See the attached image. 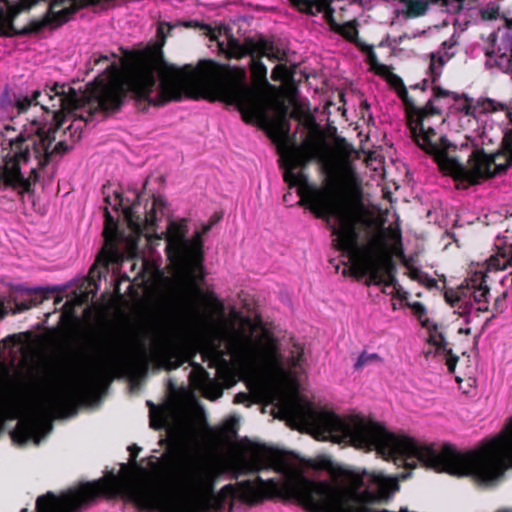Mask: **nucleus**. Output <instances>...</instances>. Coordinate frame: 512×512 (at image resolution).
<instances>
[{
	"label": "nucleus",
	"instance_id": "aec40b11",
	"mask_svg": "<svg viewBox=\"0 0 512 512\" xmlns=\"http://www.w3.org/2000/svg\"><path fill=\"white\" fill-rule=\"evenodd\" d=\"M220 50L223 51L227 59H242L245 56H253L257 52L262 55H267L270 60L278 59V56L273 52L274 45L271 41L260 39L255 41L252 38H246L243 43H240L234 37L228 39L227 47L224 48L222 43H219Z\"/></svg>",
	"mask_w": 512,
	"mask_h": 512
},
{
	"label": "nucleus",
	"instance_id": "4468645a",
	"mask_svg": "<svg viewBox=\"0 0 512 512\" xmlns=\"http://www.w3.org/2000/svg\"><path fill=\"white\" fill-rule=\"evenodd\" d=\"M102 378L103 373L99 371L85 374L73 385L58 389L47 397L45 408L62 418L75 415L81 405L97 397Z\"/></svg>",
	"mask_w": 512,
	"mask_h": 512
},
{
	"label": "nucleus",
	"instance_id": "5701e85b",
	"mask_svg": "<svg viewBox=\"0 0 512 512\" xmlns=\"http://www.w3.org/2000/svg\"><path fill=\"white\" fill-rule=\"evenodd\" d=\"M3 3L8 4V0H0V37H24L39 33L43 23L36 22V19L31 20L25 27L17 29L14 26V20L20 13H16V5L10 6L8 13H5Z\"/></svg>",
	"mask_w": 512,
	"mask_h": 512
},
{
	"label": "nucleus",
	"instance_id": "a878e982",
	"mask_svg": "<svg viewBox=\"0 0 512 512\" xmlns=\"http://www.w3.org/2000/svg\"><path fill=\"white\" fill-rule=\"evenodd\" d=\"M42 429V423L34 415L21 419L15 429L11 432V438L19 445H25L31 439L38 438Z\"/></svg>",
	"mask_w": 512,
	"mask_h": 512
},
{
	"label": "nucleus",
	"instance_id": "4be33fe9",
	"mask_svg": "<svg viewBox=\"0 0 512 512\" xmlns=\"http://www.w3.org/2000/svg\"><path fill=\"white\" fill-rule=\"evenodd\" d=\"M57 291L56 288L28 289L17 287L10 293L9 303L14 305L13 313H20L43 303L51 294Z\"/></svg>",
	"mask_w": 512,
	"mask_h": 512
},
{
	"label": "nucleus",
	"instance_id": "393cba45",
	"mask_svg": "<svg viewBox=\"0 0 512 512\" xmlns=\"http://www.w3.org/2000/svg\"><path fill=\"white\" fill-rule=\"evenodd\" d=\"M92 61H93L94 66H97L100 63H109L107 65V66H109L110 64L113 63V62H110V58L107 55H98V56L94 55ZM107 68L108 67H106L104 69L102 75H98L94 79V81H92L86 85V89L82 94L77 93V96L79 98L77 108H82V107H85L86 105L89 106V116H92L96 112H116V111L120 110V108L119 109H103L100 106L98 100L95 97H93L92 95H90V85L91 84L95 83L99 78L108 79L110 77L107 72Z\"/></svg>",
	"mask_w": 512,
	"mask_h": 512
},
{
	"label": "nucleus",
	"instance_id": "c9c22d12",
	"mask_svg": "<svg viewBox=\"0 0 512 512\" xmlns=\"http://www.w3.org/2000/svg\"><path fill=\"white\" fill-rule=\"evenodd\" d=\"M334 33L339 34L345 40L353 43L357 48L363 44V42L358 38V22L356 19L343 24H338V28H336Z\"/></svg>",
	"mask_w": 512,
	"mask_h": 512
},
{
	"label": "nucleus",
	"instance_id": "2eb2a0df",
	"mask_svg": "<svg viewBox=\"0 0 512 512\" xmlns=\"http://www.w3.org/2000/svg\"><path fill=\"white\" fill-rule=\"evenodd\" d=\"M21 142L9 140V149L3 154V164L0 165V187L16 190L20 195L30 193L32 186L39 180V174L35 169H30L29 175L24 177L21 165L24 164L23 153L27 146L22 148Z\"/></svg>",
	"mask_w": 512,
	"mask_h": 512
},
{
	"label": "nucleus",
	"instance_id": "a19ab883",
	"mask_svg": "<svg viewBox=\"0 0 512 512\" xmlns=\"http://www.w3.org/2000/svg\"><path fill=\"white\" fill-rule=\"evenodd\" d=\"M100 281V274L95 270V267H92L89 271V277H88V286L87 294H92L94 297L98 290V282Z\"/></svg>",
	"mask_w": 512,
	"mask_h": 512
},
{
	"label": "nucleus",
	"instance_id": "58836bf2",
	"mask_svg": "<svg viewBox=\"0 0 512 512\" xmlns=\"http://www.w3.org/2000/svg\"><path fill=\"white\" fill-rule=\"evenodd\" d=\"M487 274L482 271H475L467 280V288L469 290L480 289V287H485L487 285Z\"/></svg>",
	"mask_w": 512,
	"mask_h": 512
},
{
	"label": "nucleus",
	"instance_id": "c85d7f7f",
	"mask_svg": "<svg viewBox=\"0 0 512 512\" xmlns=\"http://www.w3.org/2000/svg\"><path fill=\"white\" fill-rule=\"evenodd\" d=\"M310 467L316 470H325L331 477L332 485H342L353 468L334 463L327 457H321L312 461Z\"/></svg>",
	"mask_w": 512,
	"mask_h": 512
},
{
	"label": "nucleus",
	"instance_id": "bf43d9fd",
	"mask_svg": "<svg viewBox=\"0 0 512 512\" xmlns=\"http://www.w3.org/2000/svg\"><path fill=\"white\" fill-rule=\"evenodd\" d=\"M302 112L303 111H302L301 105L299 103H296L294 105L293 110L290 113V117L293 118V119H300Z\"/></svg>",
	"mask_w": 512,
	"mask_h": 512
},
{
	"label": "nucleus",
	"instance_id": "4c0bfd02",
	"mask_svg": "<svg viewBox=\"0 0 512 512\" xmlns=\"http://www.w3.org/2000/svg\"><path fill=\"white\" fill-rule=\"evenodd\" d=\"M291 4L296 7L300 12L315 15L313 8H317L320 11L324 7V1L322 0H289Z\"/></svg>",
	"mask_w": 512,
	"mask_h": 512
},
{
	"label": "nucleus",
	"instance_id": "69168bd1",
	"mask_svg": "<svg viewBox=\"0 0 512 512\" xmlns=\"http://www.w3.org/2000/svg\"><path fill=\"white\" fill-rule=\"evenodd\" d=\"M427 85H428V79H424L421 83H418L417 85H415L414 88H418V89L425 91L427 88Z\"/></svg>",
	"mask_w": 512,
	"mask_h": 512
},
{
	"label": "nucleus",
	"instance_id": "774afa93",
	"mask_svg": "<svg viewBox=\"0 0 512 512\" xmlns=\"http://www.w3.org/2000/svg\"><path fill=\"white\" fill-rule=\"evenodd\" d=\"M496 40H497V34L495 32L491 33L489 35V41L491 42L492 46L495 45Z\"/></svg>",
	"mask_w": 512,
	"mask_h": 512
},
{
	"label": "nucleus",
	"instance_id": "338daca9",
	"mask_svg": "<svg viewBox=\"0 0 512 512\" xmlns=\"http://www.w3.org/2000/svg\"><path fill=\"white\" fill-rule=\"evenodd\" d=\"M212 300H213V303H214V305H215V308H216L218 311L222 312V311H223V309H224V306H223L222 302H220V301H219V300H217L216 298H213Z\"/></svg>",
	"mask_w": 512,
	"mask_h": 512
},
{
	"label": "nucleus",
	"instance_id": "6ab92c4d",
	"mask_svg": "<svg viewBox=\"0 0 512 512\" xmlns=\"http://www.w3.org/2000/svg\"><path fill=\"white\" fill-rule=\"evenodd\" d=\"M500 17L505 22L506 32L501 37L497 49H485V66L487 69L496 68L503 73L512 74V18L504 13Z\"/></svg>",
	"mask_w": 512,
	"mask_h": 512
},
{
	"label": "nucleus",
	"instance_id": "9b49d317",
	"mask_svg": "<svg viewBox=\"0 0 512 512\" xmlns=\"http://www.w3.org/2000/svg\"><path fill=\"white\" fill-rule=\"evenodd\" d=\"M78 108L71 110L57 107L56 109L50 110L53 113L54 124L51 125L47 130L39 128L35 133H20L14 140L15 142H21L22 148L27 146V151L23 153L24 164H28L32 159L36 161V166L31 167L35 169L39 174V170L44 169L53 159L54 156H63L71 150L65 141H59L53 149H50L52 143L56 140V132L62 128L66 122V112L72 113Z\"/></svg>",
	"mask_w": 512,
	"mask_h": 512
},
{
	"label": "nucleus",
	"instance_id": "412c9836",
	"mask_svg": "<svg viewBox=\"0 0 512 512\" xmlns=\"http://www.w3.org/2000/svg\"><path fill=\"white\" fill-rule=\"evenodd\" d=\"M379 268L372 270V274L368 276L365 281L367 286H385L392 287L393 290L389 294L399 300H406L408 298V292L404 291L399 284L396 274L397 266L393 259V256H385L379 263Z\"/></svg>",
	"mask_w": 512,
	"mask_h": 512
},
{
	"label": "nucleus",
	"instance_id": "864d4df0",
	"mask_svg": "<svg viewBox=\"0 0 512 512\" xmlns=\"http://www.w3.org/2000/svg\"><path fill=\"white\" fill-rule=\"evenodd\" d=\"M411 309L412 311L414 312L415 315H417L418 317H422L423 315L426 314V308L425 306L420 303V302H414L412 304H407Z\"/></svg>",
	"mask_w": 512,
	"mask_h": 512
},
{
	"label": "nucleus",
	"instance_id": "09e8293b",
	"mask_svg": "<svg viewBox=\"0 0 512 512\" xmlns=\"http://www.w3.org/2000/svg\"><path fill=\"white\" fill-rule=\"evenodd\" d=\"M186 27H192V26H200L201 30L205 35H207L211 41L217 40V34L215 30L208 24H198V22H188L185 24Z\"/></svg>",
	"mask_w": 512,
	"mask_h": 512
},
{
	"label": "nucleus",
	"instance_id": "e433bc0d",
	"mask_svg": "<svg viewBox=\"0 0 512 512\" xmlns=\"http://www.w3.org/2000/svg\"><path fill=\"white\" fill-rule=\"evenodd\" d=\"M359 49L364 52L367 56V62L371 69L378 75L384 76L388 74L389 68L385 64L378 61L377 55L374 51L373 46L363 43Z\"/></svg>",
	"mask_w": 512,
	"mask_h": 512
},
{
	"label": "nucleus",
	"instance_id": "423d86ee",
	"mask_svg": "<svg viewBox=\"0 0 512 512\" xmlns=\"http://www.w3.org/2000/svg\"><path fill=\"white\" fill-rule=\"evenodd\" d=\"M437 133L433 127H427L422 137L421 149L431 155L440 171L452 177L456 182L473 186L482 180L505 174L512 166V128L503 131L498 150L487 154L483 148H474L468 157V167L457 157L451 155L457 146L446 136L436 140Z\"/></svg>",
	"mask_w": 512,
	"mask_h": 512
},
{
	"label": "nucleus",
	"instance_id": "473e14b6",
	"mask_svg": "<svg viewBox=\"0 0 512 512\" xmlns=\"http://www.w3.org/2000/svg\"><path fill=\"white\" fill-rule=\"evenodd\" d=\"M267 57V55H262L261 52H257L253 54L250 59V70L252 80L257 85H262L264 87H270V84L267 80V67L262 62V58Z\"/></svg>",
	"mask_w": 512,
	"mask_h": 512
},
{
	"label": "nucleus",
	"instance_id": "603ef678",
	"mask_svg": "<svg viewBox=\"0 0 512 512\" xmlns=\"http://www.w3.org/2000/svg\"><path fill=\"white\" fill-rule=\"evenodd\" d=\"M40 0H19L16 5V13H21L22 11L29 10L33 6L39 3Z\"/></svg>",
	"mask_w": 512,
	"mask_h": 512
},
{
	"label": "nucleus",
	"instance_id": "ddd939ff",
	"mask_svg": "<svg viewBox=\"0 0 512 512\" xmlns=\"http://www.w3.org/2000/svg\"><path fill=\"white\" fill-rule=\"evenodd\" d=\"M42 92L36 90L32 93L31 97L24 95H17L6 88L0 98V106L10 113L20 115L25 113L32 105H40L41 108L50 112V110L62 107L63 109L71 110L77 108L79 98L74 88L64 84L54 83L51 87H46L44 90V97L47 102L39 100Z\"/></svg>",
	"mask_w": 512,
	"mask_h": 512
},
{
	"label": "nucleus",
	"instance_id": "6e6d98bb",
	"mask_svg": "<svg viewBox=\"0 0 512 512\" xmlns=\"http://www.w3.org/2000/svg\"><path fill=\"white\" fill-rule=\"evenodd\" d=\"M445 300L451 305L454 306L457 302H460L461 299L456 295L453 291H446L444 294Z\"/></svg>",
	"mask_w": 512,
	"mask_h": 512
},
{
	"label": "nucleus",
	"instance_id": "8fccbe9b",
	"mask_svg": "<svg viewBox=\"0 0 512 512\" xmlns=\"http://www.w3.org/2000/svg\"><path fill=\"white\" fill-rule=\"evenodd\" d=\"M272 130L279 137H286L289 133V124L285 120L276 122L273 124Z\"/></svg>",
	"mask_w": 512,
	"mask_h": 512
},
{
	"label": "nucleus",
	"instance_id": "de8ad7c7",
	"mask_svg": "<svg viewBox=\"0 0 512 512\" xmlns=\"http://www.w3.org/2000/svg\"><path fill=\"white\" fill-rule=\"evenodd\" d=\"M377 359H379V356L376 353L367 354V353L363 352L358 357V359L354 365V368L356 370H359L362 367H364L365 365H367L369 362H371L372 360H377Z\"/></svg>",
	"mask_w": 512,
	"mask_h": 512
},
{
	"label": "nucleus",
	"instance_id": "4d7b16f0",
	"mask_svg": "<svg viewBox=\"0 0 512 512\" xmlns=\"http://www.w3.org/2000/svg\"><path fill=\"white\" fill-rule=\"evenodd\" d=\"M250 402V395L245 392H239L234 397V403L244 404Z\"/></svg>",
	"mask_w": 512,
	"mask_h": 512
},
{
	"label": "nucleus",
	"instance_id": "f03ea898",
	"mask_svg": "<svg viewBox=\"0 0 512 512\" xmlns=\"http://www.w3.org/2000/svg\"><path fill=\"white\" fill-rule=\"evenodd\" d=\"M248 452L251 460L244 463L246 473L271 468L282 474L284 480L263 479L258 475L254 479L238 481L235 485H224L216 491L220 472L212 465L197 463L183 471L173 488L162 484L137 488L134 470L122 464L119 474L110 471L102 478L88 481V486L96 492L95 503L100 497H123L139 510L149 512H222L227 500L233 498L248 506L274 499L294 501V498L286 497V490H289L287 483L295 473V466L289 460L292 453L264 443H250Z\"/></svg>",
	"mask_w": 512,
	"mask_h": 512
},
{
	"label": "nucleus",
	"instance_id": "ea45409f",
	"mask_svg": "<svg viewBox=\"0 0 512 512\" xmlns=\"http://www.w3.org/2000/svg\"><path fill=\"white\" fill-rule=\"evenodd\" d=\"M432 92H433V98H431L430 100H432L433 102H434V99L445 98V97H452L455 102H458L460 100V94L446 90V89L436 85V83L432 87Z\"/></svg>",
	"mask_w": 512,
	"mask_h": 512
},
{
	"label": "nucleus",
	"instance_id": "37998d69",
	"mask_svg": "<svg viewBox=\"0 0 512 512\" xmlns=\"http://www.w3.org/2000/svg\"><path fill=\"white\" fill-rule=\"evenodd\" d=\"M238 423L237 420L231 419L227 421L221 428V434L230 439L237 435Z\"/></svg>",
	"mask_w": 512,
	"mask_h": 512
},
{
	"label": "nucleus",
	"instance_id": "f8f14e48",
	"mask_svg": "<svg viewBox=\"0 0 512 512\" xmlns=\"http://www.w3.org/2000/svg\"><path fill=\"white\" fill-rule=\"evenodd\" d=\"M187 220L170 221L166 234V254L176 266L186 287L197 295L202 294L198 286V275L194 255L193 237L187 238Z\"/></svg>",
	"mask_w": 512,
	"mask_h": 512
},
{
	"label": "nucleus",
	"instance_id": "f257e3e1",
	"mask_svg": "<svg viewBox=\"0 0 512 512\" xmlns=\"http://www.w3.org/2000/svg\"><path fill=\"white\" fill-rule=\"evenodd\" d=\"M173 26L160 22L159 41L145 48L123 51L122 70L112 63L108 79L99 78L90 85V95L103 109H119L127 96L138 110L148 106L161 107L172 101L191 96L197 87L204 98L233 105L247 124H255L262 116V92L246 82L245 68L222 64L211 59L178 67L165 60L163 46Z\"/></svg>",
	"mask_w": 512,
	"mask_h": 512
},
{
	"label": "nucleus",
	"instance_id": "c03bdc74",
	"mask_svg": "<svg viewBox=\"0 0 512 512\" xmlns=\"http://www.w3.org/2000/svg\"><path fill=\"white\" fill-rule=\"evenodd\" d=\"M477 1L478 0H452L451 2L449 1V6L455 13H458L463 8L471 9L475 6Z\"/></svg>",
	"mask_w": 512,
	"mask_h": 512
},
{
	"label": "nucleus",
	"instance_id": "7ed1b4c3",
	"mask_svg": "<svg viewBox=\"0 0 512 512\" xmlns=\"http://www.w3.org/2000/svg\"><path fill=\"white\" fill-rule=\"evenodd\" d=\"M398 466L414 469L417 461L438 472L455 476L472 475L481 482L499 479L512 466V419L494 438L478 450L460 453L451 444L440 452L419 445L413 438L397 436L377 422L370 421V451Z\"/></svg>",
	"mask_w": 512,
	"mask_h": 512
},
{
	"label": "nucleus",
	"instance_id": "e2e57ef3",
	"mask_svg": "<svg viewBox=\"0 0 512 512\" xmlns=\"http://www.w3.org/2000/svg\"><path fill=\"white\" fill-rule=\"evenodd\" d=\"M489 301H484L481 304H477L476 311L478 313L487 312L489 310Z\"/></svg>",
	"mask_w": 512,
	"mask_h": 512
},
{
	"label": "nucleus",
	"instance_id": "20e7f679",
	"mask_svg": "<svg viewBox=\"0 0 512 512\" xmlns=\"http://www.w3.org/2000/svg\"><path fill=\"white\" fill-rule=\"evenodd\" d=\"M317 155L318 145L314 142L290 149L279 161L284 170L283 180L289 188H297L300 197L297 205L308 209L327 224L333 219L339 221L340 226L333 227V233L338 235L336 245L340 249L349 250L357 242L356 223L363 217L357 216L348 207L347 199L334 185H317L309 182L307 174L295 172L298 168L307 167Z\"/></svg>",
	"mask_w": 512,
	"mask_h": 512
},
{
	"label": "nucleus",
	"instance_id": "72a5a7b5",
	"mask_svg": "<svg viewBox=\"0 0 512 512\" xmlns=\"http://www.w3.org/2000/svg\"><path fill=\"white\" fill-rule=\"evenodd\" d=\"M306 362L304 345L291 339L288 349V356L286 358V366L289 370L301 369Z\"/></svg>",
	"mask_w": 512,
	"mask_h": 512
},
{
	"label": "nucleus",
	"instance_id": "2f4dec72",
	"mask_svg": "<svg viewBox=\"0 0 512 512\" xmlns=\"http://www.w3.org/2000/svg\"><path fill=\"white\" fill-rule=\"evenodd\" d=\"M368 486L376 487V494H379L380 502L386 500L390 495L398 489L396 480L385 477L382 473H368L367 472Z\"/></svg>",
	"mask_w": 512,
	"mask_h": 512
},
{
	"label": "nucleus",
	"instance_id": "1a4fd4ad",
	"mask_svg": "<svg viewBox=\"0 0 512 512\" xmlns=\"http://www.w3.org/2000/svg\"><path fill=\"white\" fill-rule=\"evenodd\" d=\"M151 361L171 371L186 363L187 357L168 341L160 342L152 353L148 352L144 343H139L136 350L121 349L114 359L113 368L122 375L136 377L147 373Z\"/></svg>",
	"mask_w": 512,
	"mask_h": 512
},
{
	"label": "nucleus",
	"instance_id": "39448f33",
	"mask_svg": "<svg viewBox=\"0 0 512 512\" xmlns=\"http://www.w3.org/2000/svg\"><path fill=\"white\" fill-rule=\"evenodd\" d=\"M366 480V470L353 468L342 485H332L327 480H311L301 468L295 467L294 476L287 483L286 497L294 498L308 512H390L369 507L380 500L376 491L362 489Z\"/></svg>",
	"mask_w": 512,
	"mask_h": 512
},
{
	"label": "nucleus",
	"instance_id": "a211bd4d",
	"mask_svg": "<svg viewBox=\"0 0 512 512\" xmlns=\"http://www.w3.org/2000/svg\"><path fill=\"white\" fill-rule=\"evenodd\" d=\"M105 202L108 205H110L115 211H118L120 208H122V212L128 224L135 229H141L142 219L140 218L139 215L136 214V203H133L130 206L123 207V196L120 192H114L113 201L110 196H106ZM164 207V199L160 196H153L152 207L149 211L145 213V218L143 220L144 227L148 231L155 230L157 222V210L159 209L162 212V209Z\"/></svg>",
	"mask_w": 512,
	"mask_h": 512
},
{
	"label": "nucleus",
	"instance_id": "f704fd0d",
	"mask_svg": "<svg viewBox=\"0 0 512 512\" xmlns=\"http://www.w3.org/2000/svg\"><path fill=\"white\" fill-rule=\"evenodd\" d=\"M447 53L432 52L430 53V64L428 68V75L432 84H435L442 75L443 67L445 66L449 57Z\"/></svg>",
	"mask_w": 512,
	"mask_h": 512
},
{
	"label": "nucleus",
	"instance_id": "b1692460",
	"mask_svg": "<svg viewBox=\"0 0 512 512\" xmlns=\"http://www.w3.org/2000/svg\"><path fill=\"white\" fill-rule=\"evenodd\" d=\"M104 218L103 235L105 237V245L102 249V254L105 257V266H108L109 263H119L122 260V255L115 243L118 222L111 215L108 208H105Z\"/></svg>",
	"mask_w": 512,
	"mask_h": 512
},
{
	"label": "nucleus",
	"instance_id": "680f3d73",
	"mask_svg": "<svg viewBox=\"0 0 512 512\" xmlns=\"http://www.w3.org/2000/svg\"><path fill=\"white\" fill-rule=\"evenodd\" d=\"M472 306H473V305H472L471 303H468V302H466V303H464V304H461V305L459 306V308L463 309V311H462V313H461V314H462V316H464V315H466V314H467V315H469V314L471 313Z\"/></svg>",
	"mask_w": 512,
	"mask_h": 512
},
{
	"label": "nucleus",
	"instance_id": "bb28decb",
	"mask_svg": "<svg viewBox=\"0 0 512 512\" xmlns=\"http://www.w3.org/2000/svg\"><path fill=\"white\" fill-rule=\"evenodd\" d=\"M428 344L430 348L424 352L425 358L428 359L430 356L444 354L448 371L454 373L459 357L453 354L451 349L447 348L444 336L441 333L430 334Z\"/></svg>",
	"mask_w": 512,
	"mask_h": 512
},
{
	"label": "nucleus",
	"instance_id": "c756f323",
	"mask_svg": "<svg viewBox=\"0 0 512 512\" xmlns=\"http://www.w3.org/2000/svg\"><path fill=\"white\" fill-rule=\"evenodd\" d=\"M405 5L402 15L405 19L419 18L427 14L430 5L449 7V0H401Z\"/></svg>",
	"mask_w": 512,
	"mask_h": 512
},
{
	"label": "nucleus",
	"instance_id": "f3484780",
	"mask_svg": "<svg viewBox=\"0 0 512 512\" xmlns=\"http://www.w3.org/2000/svg\"><path fill=\"white\" fill-rule=\"evenodd\" d=\"M96 492L90 490L88 482L61 492L59 495L49 491L36 500L35 512H82L95 504Z\"/></svg>",
	"mask_w": 512,
	"mask_h": 512
},
{
	"label": "nucleus",
	"instance_id": "7c9ffc66",
	"mask_svg": "<svg viewBox=\"0 0 512 512\" xmlns=\"http://www.w3.org/2000/svg\"><path fill=\"white\" fill-rule=\"evenodd\" d=\"M213 227V222H209L207 224H204L201 228V230L195 231L193 235V246H194V255H195V262H196V270L198 275V283L203 281L205 278L204 273V260H205V253H204V239L203 236L207 234L211 228Z\"/></svg>",
	"mask_w": 512,
	"mask_h": 512
},
{
	"label": "nucleus",
	"instance_id": "052dcab7",
	"mask_svg": "<svg viewBox=\"0 0 512 512\" xmlns=\"http://www.w3.org/2000/svg\"><path fill=\"white\" fill-rule=\"evenodd\" d=\"M129 451H130L131 461L136 465V457L138 455V452L140 451V448L137 447L136 445H133V446L129 447Z\"/></svg>",
	"mask_w": 512,
	"mask_h": 512
},
{
	"label": "nucleus",
	"instance_id": "0e129e2a",
	"mask_svg": "<svg viewBox=\"0 0 512 512\" xmlns=\"http://www.w3.org/2000/svg\"><path fill=\"white\" fill-rule=\"evenodd\" d=\"M7 315V310L5 307L4 300L0 298V318H3Z\"/></svg>",
	"mask_w": 512,
	"mask_h": 512
},
{
	"label": "nucleus",
	"instance_id": "9d476101",
	"mask_svg": "<svg viewBox=\"0 0 512 512\" xmlns=\"http://www.w3.org/2000/svg\"><path fill=\"white\" fill-rule=\"evenodd\" d=\"M244 322L249 325L248 329L231 325L229 342L232 351L247 365L259 366L275 374H284L287 366L276 341L270 339L263 345L254 338V328L250 320L246 319Z\"/></svg>",
	"mask_w": 512,
	"mask_h": 512
},
{
	"label": "nucleus",
	"instance_id": "5fc2aeb1",
	"mask_svg": "<svg viewBox=\"0 0 512 512\" xmlns=\"http://www.w3.org/2000/svg\"><path fill=\"white\" fill-rule=\"evenodd\" d=\"M164 419L162 416L156 417L155 415H151L150 417V427L154 430H160L164 427Z\"/></svg>",
	"mask_w": 512,
	"mask_h": 512
},
{
	"label": "nucleus",
	"instance_id": "cd10ccee",
	"mask_svg": "<svg viewBox=\"0 0 512 512\" xmlns=\"http://www.w3.org/2000/svg\"><path fill=\"white\" fill-rule=\"evenodd\" d=\"M457 103H459L457 108L459 112L474 118H476L478 114L497 111L498 107H500L501 110L504 109V105L496 103V101L490 98L475 104L473 99L469 98L466 94L460 95V100Z\"/></svg>",
	"mask_w": 512,
	"mask_h": 512
},
{
	"label": "nucleus",
	"instance_id": "a18cd8bd",
	"mask_svg": "<svg viewBox=\"0 0 512 512\" xmlns=\"http://www.w3.org/2000/svg\"><path fill=\"white\" fill-rule=\"evenodd\" d=\"M490 293V288L488 286L480 287V289H476L471 292L473 300L476 304H481L484 301H488V295Z\"/></svg>",
	"mask_w": 512,
	"mask_h": 512
},
{
	"label": "nucleus",
	"instance_id": "79ce46f5",
	"mask_svg": "<svg viewBox=\"0 0 512 512\" xmlns=\"http://www.w3.org/2000/svg\"><path fill=\"white\" fill-rule=\"evenodd\" d=\"M400 256L403 258V264L408 268V275L412 280H416L419 282H423L424 274L421 270L418 268L412 267L409 264V261L405 259L403 250L400 248Z\"/></svg>",
	"mask_w": 512,
	"mask_h": 512
},
{
	"label": "nucleus",
	"instance_id": "0eeeda50",
	"mask_svg": "<svg viewBox=\"0 0 512 512\" xmlns=\"http://www.w3.org/2000/svg\"><path fill=\"white\" fill-rule=\"evenodd\" d=\"M231 325L218 331L208 342L203 353L209 361L210 368H216V378H212L205 368L195 362H191L192 371L189 381L192 386L200 390L207 399L215 400L222 396L224 388H230L236 383L235 373L228 356L245 364L242 358L232 351L230 346Z\"/></svg>",
	"mask_w": 512,
	"mask_h": 512
},
{
	"label": "nucleus",
	"instance_id": "6e6552de",
	"mask_svg": "<svg viewBox=\"0 0 512 512\" xmlns=\"http://www.w3.org/2000/svg\"><path fill=\"white\" fill-rule=\"evenodd\" d=\"M348 207L359 217H363L361 220L357 221L356 223V231L358 233V237H360V229L359 225L364 226H370L371 221L363 214V205L361 203H358L356 205L350 203L347 200ZM337 223L339 221L335 219ZM331 227V232H333V227L338 228L335 224H331V222L328 224ZM333 236H335V239H333L332 246L337 251H340L346 255H349L351 260L353 261L352 266L346 270H343V275H352L353 277L360 279L364 276H370L372 274V270L375 268H379V263L385 256H392V254L388 251V245H387V237L385 230H380L377 232L373 237L370 238L368 245L365 247L360 248L359 247V238H357V242L353 248L349 250H343L338 248L336 245V241L338 239V235L332 233Z\"/></svg>",
	"mask_w": 512,
	"mask_h": 512
},
{
	"label": "nucleus",
	"instance_id": "49530a36",
	"mask_svg": "<svg viewBox=\"0 0 512 512\" xmlns=\"http://www.w3.org/2000/svg\"><path fill=\"white\" fill-rule=\"evenodd\" d=\"M480 15L483 20H495L500 16L499 15V6L488 5L485 9H482L480 11Z\"/></svg>",
	"mask_w": 512,
	"mask_h": 512
},
{
	"label": "nucleus",
	"instance_id": "3c124183",
	"mask_svg": "<svg viewBox=\"0 0 512 512\" xmlns=\"http://www.w3.org/2000/svg\"><path fill=\"white\" fill-rule=\"evenodd\" d=\"M506 298H507V292H503L502 294H500L494 301V304H493V310L500 314V313H503L506 309V304H505V301H506Z\"/></svg>",
	"mask_w": 512,
	"mask_h": 512
},
{
	"label": "nucleus",
	"instance_id": "13d9d810",
	"mask_svg": "<svg viewBox=\"0 0 512 512\" xmlns=\"http://www.w3.org/2000/svg\"><path fill=\"white\" fill-rule=\"evenodd\" d=\"M422 283L429 289L436 288L438 285L437 281L434 278L429 277L426 273L424 274Z\"/></svg>",
	"mask_w": 512,
	"mask_h": 512
},
{
	"label": "nucleus",
	"instance_id": "dca6fc26",
	"mask_svg": "<svg viewBox=\"0 0 512 512\" xmlns=\"http://www.w3.org/2000/svg\"><path fill=\"white\" fill-rule=\"evenodd\" d=\"M389 73V83L396 90L399 98L407 106L406 117L407 125L410 130V134L414 142L421 149L422 137L427 127H432L430 121L432 118H442V111L437 106L433 105L432 100H428L423 107L415 106L410 100L408 91L403 80L394 73Z\"/></svg>",
	"mask_w": 512,
	"mask_h": 512
}]
</instances>
